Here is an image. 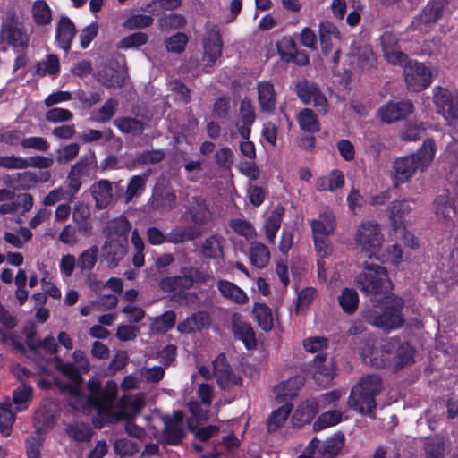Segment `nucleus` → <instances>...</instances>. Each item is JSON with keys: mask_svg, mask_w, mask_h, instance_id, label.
<instances>
[{"mask_svg": "<svg viewBox=\"0 0 458 458\" xmlns=\"http://www.w3.org/2000/svg\"><path fill=\"white\" fill-rule=\"evenodd\" d=\"M91 406L98 413L105 417L109 423H117L123 420H131L137 416L145 405L140 395H124L120 398L114 409V403L117 396V384L109 380L102 387L98 380L91 379L88 382Z\"/></svg>", "mask_w": 458, "mask_h": 458, "instance_id": "f257e3e1", "label": "nucleus"}, {"mask_svg": "<svg viewBox=\"0 0 458 458\" xmlns=\"http://www.w3.org/2000/svg\"><path fill=\"white\" fill-rule=\"evenodd\" d=\"M435 152L433 140H426L417 153L397 158L392 167L394 186L398 187L409 181L416 171H426L433 161Z\"/></svg>", "mask_w": 458, "mask_h": 458, "instance_id": "f03ea898", "label": "nucleus"}, {"mask_svg": "<svg viewBox=\"0 0 458 458\" xmlns=\"http://www.w3.org/2000/svg\"><path fill=\"white\" fill-rule=\"evenodd\" d=\"M195 278L205 281L206 277L201 276V273L191 267L181 268V275L167 276L158 282L159 288L165 293H173V300L182 306L194 305L199 295L195 292L190 291L193 286Z\"/></svg>", "mask_w": 458, "mask_h": 458, "instance_id": "7ed1b4c3", "label": "nucleus"}, {"mask_svg": "<svg viewBox=\"0 0 458 458\" xmlns=\"http://www.w3.org/2000/svg\"><path fill=\"white\" fill-rule=\"evenodd\" d=\"M355 283L366 294L386 296L392 289L386 269L375 262L371 255L364 261V270L357 276Z\"/></svg>", "mask_w": 458, "mask_h": 458, "instance_id": "20e7f679", "label": "nucleus"}, {"mask_svg": "<svg viewBox=\"0 0 458 458\" xmlns=\"http://www.w3.org/2000/svg\"><path fill=\"white\" fill-rule=\"evenodd\" d=\"M395 347H397V341L394 339L377 343L373 335H368L362 338L359 352L365 364L376 369L388 368L392 369V356Z\"/></svg>", "mask_w": 458, "mask_h": 458, "instance_id": "39448f33", "label": "nucleus"}, {"mask_svg": "<svg viewBox=\"0 0 458 458\" xmlns=\"http://www.w3.org/2000/svg\"><path fill=\"white\" fill-rule=\"evenodd\" d=\"M381 379L376 374L363 377L350 394L348 405L362 414L372 415L376 407L375 396L380 392Z\"/></svg>", "mask_w": 458, "mask_h": 458, "instance_id": "423d86ee", "label": "nucleus"}, {"mask_svg": "<svg viewBox=\"0 0 458 458\" xmlns=\"http://www.w3.org/2000/svg\"><path fill=\"white\" fill-rule=\"evenodd\" d=\"M403 306V301L399 297H394L391 300V305L387 306L383 311L368 310L363 313V317L368 323L383 330L395 329L403 322L401 314Z\"/></svg>", "mask_w": 458, "mask_h": 458, "instance_id": "0eeeda50", "label": "nucleus"}, {"mask_svg": "<svg viewBox=\"0 0 458 458\" xmlns=\"http://www.w3.org/2000/svg\"><path fill=\"white\" fill-rule=\"evenodd\" d=\"M56 369L65 375L69 379V384H64L62 387L63 390L67 391L71 394L70 403L72 406H91V402L89 395H84L81 392V383L82 381L81 376L77 369L72 363H64L59 359L56 360Z\"/></svg>", "mask_w": 458, "mask_h": 458, "instance_id": "6e6552de", "label": "nucleus"}, {"mask_svg": "<svg viewBox=\"0 0 458 458\" xmlns=\"http://www.w3.org/2000/svg\"><path fill=\"white\" fill-rule=\"evenodd\" d=\"M403 66V76L410 91L420 92L432 82V70L423 63L406 61Z\"/></svg>", "mask_w": 458, "mask_h": 458, "instance_id": "1a4fd4ad", "label": "nucleus"}, {"mask_svg": "<svg viewBox=\"0 0 458 458\" xmlns=\"http://www.w3.org/2000/svg\"><path fill=\"white\" fill-rule=\"evenodd\" d=\"M296 94L303 104H311L323 114L327 113V100L316 82L306 79L299 81L296 83Z\"/></svg>", "mask_w": 458, "mask_h": 458, "instance_id": "9d476101", "label": "nucleus"}, {"mask_svg": "<svg viewBox=\"0 0 458 458\" xmlns=\"http://www.w3.org/2000/svg\"><path fill=\"white\" fill-rule=\"evenodd\" d=\"M382 241L383 235L377 223L367 221L359 225L355 242L361 250L369 252L372 256L380 248Z\"/></svg>", "mask_w": 458, "mask_h": 458, "instance_id": "9b49d317", "label": "nucleus"}, {"mask_svg": "<svg viewBox=\"0 0 458 458\" xmlns=\"http://www.w3.org/2000/svg\"><path fill=\"white\" fill-rule=\"evenodd\" d=\"M0 40L16 51H22L29 46L30 37L14 17L5 19L1 27Z\"/></svg>", "mask_w": 458, "mask_h": 458, "instance_id": "f8f14e48", "label": "nucleus"}, {"mask_svg": "<svg viewBox=\"0 0 458 458\" xmlns=\"http://www.w3.org/2000/svg\"><path fill=\"white\" fill-rule=\"evenodd\" d=\"M434 102L443 116L451 124H458V95L454 96L447 89H435Z\"/></svg>", "mask_w": 458, "mask_h": 458, "instance_id": "ddd939ff", "label": "nucleus"}, {"mask_svg": "<svg viewBox=\"0 0 458 458\" xmlns=\"http://www.w3.org/2000/svg\"><path fill=\"white\" fill-rule=\"evenodd\" d=\"M213 369L216 383L221 389L227 390L242 385V378L233 371L224 354L218 355L214 360Z\"/></svg>", "mask_w": 458, "mask_h": 458, "instance_id": "4468645a", "label": "nucleus"}, {"mask_svg": "<svg viewBox=\"0 0 458 458\" xmlns=\"http://www.w3.org/2000/svg\"><path fill=\"white\" fill-rule=\"evenodd\" d=\"M222 40L219 30L213 27L207 31L203 38L204 57L207 63L204 65L206 72H209L216 60L222 55Z\"/></svg>", "mask_w": 458, "mask_h": 458, "instance_id": "2eb2a0df", "label": "nucleus"}, {"mask_svg": "<svg viewBox=\"0 0 458 458\" xmlns=\"http://www.w3.org/2000/svg\"><path fill=\"white\" fill-rule=\"evenodd\" d=\"M127 253V238L107 235L101 254L108 267H115Z\"/></svg>", "mask_w": 458, "mask_h": 458, "instance_id": "dca6fc26", "label": "nucleus"}, {"mask_svg": "<svg viewBox=\"0 0 458 458\" xmlns=\"http://www.w3.org/2000/svg\"><path fill=\"white\" fill-rule=\"evenodd\" d=\"M381 46L385 58L394 65H403L408 60V56L401 51L396 36L386 32L381 36Z\"/></svg>", "mask_w": 458, "mask_h": 458, "instance_id": "f3484780", "label": "nucleus"}, {"mask_svg": "<svg viewBox=\"0 0 458 458\" xmlns=\"http://www.w3.org/2000/svg\"><path fill=\"white\" fill-rule=\"evenodd\" d=\"M319 39L322 52L327 55L333 48L339 47L342 35L335 24L329 21H322L319 24Z\"/></svg>", "mask_w": 458, "mask_h": 458, "instance_id": "a211bd4d", "label": "nucleus"}, {"mask_svg": "<svg viewBox=\"0 0 458 458\" xmlns=\"http://www.w3.org/2000/svg\"><path fill=\"white\" fill-rule=\"evenodd\" d=\"M413 112V105L411 101H401L389 103L382 106L379 111V116L385 123H390L403 118Z\"/></svg>", "mask_w": 458, "mask_h": 458, "instance_id": "6ab92c4d", "label": "nucleus"}, {"mask_svg": "<svg viewBox=\"0 0 458 458\" xmlns=\"http://www.w3.org/2000/svg\"><path fill=\"white\" fill-rule=\"evenodd\" d=\"M314 363L317 367L313 374L314 380L323 387L329 386L335 375L333 361L329 360L326 362V355L324 353H318L314 358Z\"/></svg>", "mask_w": 458, "mask_h": 458, "instance_id": "aec40b11", "label": "nucleus"}, {"mask_svg": "<svg viewBox=\"0 0 458 458\" xmlns=\"http://www.w3.org/2000/svg\"><path fill=\"white\" fill-rule=\"evenodd\" d=\"M75 34L73 22L66 16L61 17L56 25L55 42L65 53L70 51Z\"/></svg>", "mask_w": 458, "mask_h": 458, "instance_id": "412c9836", "label": "nucleus"}, {"mask_svg": "<svg viewBox=\"0 0 458 458\" xmlns=\"http://www.w3.org/2000/svg\"><path fill=\"white\" fill-rule=\"evenodd\" d=\"M90 192L98 209L107 208L114 201L113 185L108 180L101 179L93 183Z\"/></svg>", "mask_w": 458, "mask_h": 458, "instance_id": "4be33fe9", "label": "nucleus"}, {"mask_svg": "<svg viewBox=\"0 0 458 458\" xmlns=\"http://www.w3.org/2000/svg\"><path fill=\"white\" fill-rule=\"evenodd\" d=\"M303 384L304 378L301 376H295L279 383L274 387L276 399L278 403H288V400L293 399L297 394Z\"/></svg>", "mask_w": 458, "mask_h": 458, "instance_id": "5701e85b", "label": "nucleus"}, {"mask_svg": "<svg viewBox=\"0 0 458 458\" xmlns=\"http://www.w3.org/2000/svg\"><path fill=\"white\" fill-rule=\"evenodd\" d=\"M255 121L254 107L249 99H243L240 106V122L236 123L239 134L245 140L250 135V126Z\"/></svg>", "mask_w": 458, "mask_h": 458, "instance_id": "b1692460", "label": "nucleus"}, {"mask_svg": "<svg viewBox=\"0 0 458 458\" xmlns=\"http://www.w3.org/2000/svg\"><path fill=\"white\" fill-rule=\"evenodd\" d=\"M166 440L171 445H178L185 437L183 429V416L181 411H175L165 428Z\"/></svg>", "mask_w": 458, "mask_h": 458, "instance_id": "393cba45", "label": "nucleus"}, {"mask_svg": "<svg viewBox=\"0 0 458 458\" xmlns=\"http://www.w3.org/2000/svg\"><path fill=\"white\" fill-rule=\"evenodd\" d=\"M151 208L162 212H168L176 207V195L174 190L168 188L155 191L151 199Z\"/></svg>", "mask_w": 458, "mask_h": 458, "instance_id": "a878e982", "label": "nucleus"}, {"mask_svg": "<svg viewBox=\"0 0 458 458\" xmlns=\"http://www.w3.org/2000/svg\"><path fill=\"white\" fill-rule=\"evenodd\" d=\"M259 103L262 112L271 113L276 104V94L270 81H261L257 85Z\"/></svg>", "mask_w": 458, "mask_h": 458, "instance_id": "bb28decb", "label": "nucleus"}, {"mask_svg": "<svg viewBox=\"0 0 458 458\" xmlns=\"http://www.w3.org/2000/svg\"><path fill=\"white\" fill-rule=\"evenodd\" d=\"M186 208L193 223L199 225L207 224L209 219V211L200 196L191 197L187 200Z\"/></svg>", "mask_w": 458, "mask_h": 458, "instance_id": "cd10ccee", "label": "nucleus"}, {"mask_svg": "<svg viewBox=\"0 0 458 458\" xmlns=\"http://www.w3.org/2000/svg\"><path fill=\"white\" fill-rule=\"evenodd\" d=\"M225 238L217 233L206 238L200 245V253L208 259H219L224 256Z\"/></svg>", "mask_w": 458, "mask_h": 458, "instance_id": "c85d7f7f", "label": "nucleus"}, {"mask_svg": "<svg viewBox=\"0 0 458 458\" xmlns=\"http://www.w3.org/2000/svg\"><path fill=\"white\" fill-rule=\"evenodd\" d=\"M216 285L224 298L236 304H245L249 300L245 292L230 281L218 280Z\"/></svg>", "mask_w": 458, "mask_h": 458, "instance_id": "c756f323", "label": "nucleus"}, {"mask_svg": "<svg viewBox=\"0 0 458 458\" xmlns=\"http://www.w3.org/2000/svg\"><path fill=\"white\" fill-rule=\"evenodd\" d=\"M284 213V208L277 206L267 216L263 225L266 238L270 244H275L276 236L281 227L282 216Z\"/></svg>", "mask_w": 458, "mask_h": 458, "instance_id": "7c9ffc66", "label": "nucleus"}, {"mask_svg": "<svg viewBox=\"0 0 458 458\" xmlns=\"http://www.w3.org/2000/svg\"><path fill=\"white\" fill-rule=\"evenodd\" d=\"M310 225L313 235H329L335 227V216L331 210L325 209L317 219L310 222Z\"/></svg>", "mask_w": 458, "mask_h": 458, "instance_id": "2f4dec72", "label": "nucleus"}, {"mask_svg": "<svg viewBox=\"0 0 458 458\" xmlns=\"http://www.w3.org/2000/svg\"><path fill=\"white\" fill-rule=\"evenodd\" d=\"M209 325L208 314L205 311H199L180 322L177 330L182 334H190L201 330Z\"/></svg>", "mask_w": 458, "mask_h": 458, "instance_id": "473e14b6", "label": "nucleus"}, {"mask_svg": "<svg viewBox=\"0 0 458 458\" xmlns=\"http://www.w3.org/2000/svg\"><path fill=\"white\" fill-rule=\"evenodd\" d=\"M414 352L415 351L411 344L408 343L400 344L397 341V347H395L394 355L392 356V370L397 371L404 366L412 363Z\"/></svg>", "mask_w": 458, "mask_h": 458, "instance_id": "72a5a7b5", "label": "nucleus"}, {"mask_svg": "<svg viewBox=\"0 0 458 458\" xmlns=\"http://www.w3.org/2000/svg\"><path fill=\"white\" fill-rule=\"evenodd\" d=\"M200 235L199 230L194 226L175 225L166 234L167 243L181 244L193 241Z\"/></svg>", "mask_w": 458, "mask_h": 458, "instance_id": "f704fd0d", "label": "nucleus"}, {"mask_svg": "<svg viewBox=\"0 0 458 458\" xmlns=\"http://www.w3.org/2000/svg\"><path fill=\"white\" fill-rule=\"evenodd\" d=\"M414 201L412 200H395L388 206V216L392 225L398 228L403 224V218L409 214Z\"/></svg>", "mask_w": 458, "mask_h": 458, "instance_id": "c9c22d12", "label": "nucleus"}, {"mask_svg": "<svg viewBox=\"0 0 458 458\" xmlns=\"http://www.w3.org/2000/svg\"><path fill=\"white\" fill-rule=\"evenodd\" d=\"M97 169V157L95 152L89 151L83 155L74 165L71 166V171L75 174L83 177H89Z\"/></svg>", "mask_w": 458, "mask_h": 458, "instance_id": "e433bc0d", "label": "nucleus"}, {"mask_svg": "<svg viewBox=\"0 0 458 458\" xmlns=\"http://www.w3.org/2000/svg\"><path fill=\"white\" fill-rule=\"evenodd\" d=\"M233 330L234 335L241 339L248 349L256 346V337L251 326L244 321L240 320L234 315L233 318Z\"/></svg>", "mask_w": 458, "mask_h": 458, "instance_id": "4c0bfd02", "label": "nucleus"}, {"mask_svg": "<svg viewBox=\"0 0 458 458\" xmlns=\"http://www.w3.org/2000/svg\"><path fill=\"white\" fill-rule=\"evenodd\" d=\"M250 263L257 268L265 267L270 260V251L267 245L259 242H253L250 248Z\"/></svg>", "mask_w": 458, "mask_h": 458, "instance_id": "58836bf2", "label": "nucleus"}, {"mask_svg": "<svg viewBox=\"0 0 458 458\" xmlns=\"http://www.w3.org/2000/svg\"><path fill=\"white\" fill-rule=\"evenodd\" d=\"M349 55L357 58L358 64L363 68L371 67L376 63V56L368 45L352 44Z\"/></svg>", "mask_w": 458, "mask_h": 458, "instance_id": "ea45409f", "label": "nucleus"}, {"mask_svg": "<svg viewBox=\"0 0 458 458\" xmlns=\"http://www.w3.org/2000/svg\"><path fill=\"white\" fill-rule=\"evenodd\" d=\"M31 17L38 26H46L52 21V10L45 0H37L31 6Z\"/></svg>", "mask_w": 458, "mask_h": 458, "instance_id": "a19ab883", "label": "nucleus"}, {"mask_svg": "<svg viewBox=\"0 0 458 458\" xmlns=\"http://www.w3.org/2000/svg\"><path fill=\"white\" fill-rule=\"evenodd\" d=\"M148 175V173H145L142 175H134L131 178L124 193V203L128 204L134 198H138L142 194L146 188Z\"/></svg>", "mask_w": 458, "mask_h": 458, "instance_id": "79ce46f5", "label": "nucleus"}, {"mask_svg": "<svg viewBox=\"0 0 458 458\" xmlns=\"http://www.w3.org/2000/svg\"><path fill=\"white\" fill-rule=\"evenodd\" d=\"M448 4V0H432L423 10L419 21L426 24L436 22L442 15L444 8Z\"/></svg>", "mask_w": 458, "mask_h": 458, "instance_id": "37998d69", "label": "nucleus"}, {"mask_svg": "<svg viewBox=\"0 0 458 458\" xmlns=\"http://www.w3.org/2000/svg\"><path fill=\"white\" fill-rule=\"evenodd\" d=\"M114 124L123 133L133 136L140 135L145 130L144 123L132 117H118L114 121Z\"/></svg>", "mask_w": 458, "mask_h": 458, "instance_id": "c03bdc74", "label": "nucleus"}, {"mask_svg": "<svg viewBox=\"0 0 458 458\" xmlns=\"http://www.w3.org/2000/svg\"><path fill=\"white\" fill-rule=\"evenodd\" d=\"M300 128L306 132H317L320 130V124L317 114L310 108H303L297 115Z\"/></svg>", "mask_w": 458, "mask_h": 458, "instance_id": "a18cd8bd", "label": "nucleus"}, {"mask_svg": "<svg viewBox=\"0 0 458 458\" xmlns=\"http://www.w3.org/2000/svg\"><path fill=\"white\" fill-rule=\"evenodd\" d=\"M436 214L445 219L452 218L455 214V208L454 206V199L450 193L446 192L437 197L435 201Z\"/></svg>", "mask_w": 458, "mask_h": 458, "instance_id": "49530a36", "label": "nucleus"}, {"mask_svg": "<svg viewBox=\"0 0 458 458\" xmlns=\"http://www.w3.org/2000/svg\"><path fill=\"white\" fill-rule=\"evenodd\" d=\"M253 315L261 329L270 331L273 328L272 311L266 304L256 303L253 308Z\"/></svg>", "mask_w": 458, "mask_h": 458, "instance_id": "de8ad7c7", "label": "nucleus"}, {"mask_svg": "<svg viewBox=\"0 0 458 458\" xmlns=\"http://www.w3.org/2000/svg\"><path fill=\"white\" fill-rule=\"evenodd\" d=\"M340 307L345 313H353L359 304V296L357 292L352 288H344L338 296Z\"/></svg>", "mask_w": 458, "mask_h": 458, "instance_id": "09e8293b", "label": "nucleus"}, {"mask_svg": "<svg viewBox=\"0 0 458 458\" xmlns=\"http://www.w3.org/2000/svg\"><path fill=\"white\" fill-rule=\"evenodd\" d=\"M99 80L106 88H120L124 83L125 73L107 67L99 74Z\"/></svg>", "mask_w": 458, "mask_h": 458, "instance_id": "8fccbe9b", "label": "nucleus"}, {"mask_svg": "<svg viewBox=\"0 0 458 458\" xmlns=\"http://www.w3.org/2000/svg\"><path fill=\"white\" fill-rule=\"evenodd\" d=\"M12 404L9 402L0 403V432L4 437L11 435L14 422V412L11 410Z\"/></svg>", "mask_w": 458, "mask_h": 458, "instance_id": "3c124183", "label": "nucleus"}, {"mask_svg": "<svg viewBox=\"0 0 458 458\" xmlns=\"http://www.w3.org/2000/svg\"><path fill=\"white\" fill-rule=\"evenodd\" d=\"M293 409V405L290 403H286L280 408L276 410L267 420L268 431L277 430L287 420Z\"/></svg>", "mask_w": 458, "mask_h": 458, "instance_id": "603ef678", "label": "nucleus"}, {"mask_svg": "<svg viewBox=\"0 0 458 458\" xmlns=\"http://www.w3.org/2000/svg\"><path fill=\"white\" fill-rule=\"evenodd\" d=\"M343 420V412L339 410L328 411L322 413L314 422L313 429L319 431L339 423Z\"/></svg>", "mask_w": 458, "mask_h": 458, "instance_id": "864d4df0", "label": "nucleus"}, {"mask_svg": "<svg viewBox=\"0 0 458 458\" xmlns=\"http://www.w3.org/2000/svg\"><path fill=\"white\" fill-rule=\"evenodd\" d=\"M65 432L71 438L79 442L88 441L92 437V430L90 427L83 422H73L69 424L66 427Z\"/></svg>", "mask_w": 458, "mask_h": 458, "instance_id": "5fc2aeb1", "label": "nucleus"}, {"mask_svg": "<svg viewBox=\"0 0 458 458\" xmlns=\"http://www.w3.org/2000/svg\"><path fill=\"white\" fill-rule=\"evenodd\" d=\"M320 402L316 399H309L303 402L295 411L293 418H298L301 422L310 421L318 412Z\"/></svg>", "mask_w": 458, "mask_h": 458, "instance_id": "6e6d98bb", "label": "nucleus"}, {"mask_svg": "<svg viewBox=\"0 0 458 458\" xmlns=\"http://www.w3.org/2000/svg\"><path fill=\"white\" fill-rule=\"evenodd\" d=\"M176 315L173 310H167L159 317H157L151 324V329L163 333L172 329L175 324Z\"/></svg>", "mask_w": 458, "mask_h": 458, "instance_id": "4d7b16f0", "label": "nucleus"}, {"mask_svg": "<svg viewBox=\"0 0 458 458\" xmlns=\"http://www.w3.org/2000/svg\"><path fill=\"white\" fill-rule=\"evenodd\" d=\"M60 64L57 55L51 54L45 61L39 62L36 67V72L39 76L46 74H56L59 72Z\"/></svg>", "mask_w": 458, "mask_h": 458, "instance_id": "13d9d810", "label": "nucleus"}, {"mask_svg": "<svg viewBox=\"0 0 458 458\" xmlns=\"http://www.w3.org/2000/svg\"><path fill=\"white\" fill-rule=\"evenodd\" d=\"M344 445V436L342 433L335 434L327 439L323 445L322 453L327 457L335 456Z\"/></svg>", "mask_w": 458, "mask_h": 458, "instance_id": "bf43d9fd", "label": "nucleus"}, {"mask_svg": "<svg viewBox=\"0 0 458 458\" xmlns=\"http://www.w3.org/2000/svg\"><path fill=\"white\" fill-rule=\"evenodd\" d=\"M114 449L117 455L121 457L132 456L139 451V445L136 442L128 438L122 437L114 444Z\"/></svg>", "mask_w": 458, "mask_h": 458, "instance_id": "052dcab7", "label": "nucleus"}, {"mask_svg": "<svg viewBox=\"0 0 458 458\" xmlns=\"http://www.w3.org/2000/svg\"><path fill=\"white\" fill-rule=\"evenodd\" d=\"M426 458H444L445 444L442 438L434 437L425 443Z\"/></svg>", "mask_w": 458, "mask_h": 458, "instance_id": "680f3d73", "label": "nucleus"}, {"mask_svg": "<svg viewBox=\"0 0 458 458\" xmlns=\"http://www.w3.org/2000/svg\"><path fill=\"white\" fill-rule=\"evenodd\" d=\"M80 151L78 143H70L56 150V162L64 165L68 164L76 158Z\"/></svg>", "mask_w": 458, "mask_h": 458, "instance_id": "e2e57ef3", "label": "nucleus"}, {"mask_svg": "<svg viewBox=\"0 0 458 458\" xmlns=\"http://www.w3.org/2000/svg\"><path fill=\"white\" fill-rule=\"evenodd\" d=\"M31 393L32 388L27 385H22L21 387L13 391V403L16 406V411H21L27 407V403L30 399Z\"/></svg>", "mask_w": 458, "mask_h": 458, "instance_id": "0e129e2a", "label": "nucleus"}, {"mask_svg": "<svg viewBox=\"0 0 458 458\" xmlns=\"http://www.w3.org/2000/svg\"><path fill=\"white\" fill-rule=\"evenodd\" d=\"M148 40V37L146 33L135 32L120 40L117 44V47L121 49L138 47L145 45Z\"/></svg>", "mask_w": 458, "mask_h": 458, "instance_id": "69168bd1", "label": "nucleus"}, {"mask_svg": "<svg viewBox=\"0 0 458 458\" xmlns=\"http://www.w3.org/2000/svg\"><path fill=\"white\" fill-rule=\"evenodd\" d=\"M60 201H73L72 197H71L63 187H58L50 191L43 199L42 203L45 206H54Z\"/></svg>", "mask_w": 458, "mask_h": 458, "instance_id": "338daca9", "label": "nucleus"}, {"mask_svg": "<svg viewBox=\"0 0 458 458\" xmlns=\"http://www.w3.org/2000/svg\"><path fill=\"white\" fill-rule=\"evenodd\" d=\"M153 23V18L147 14H131L124 21L123 27L127 30L143 29Z\"/></svg>", "mask_w": 458, "mask_h": 458, "instance_id": "774afa93", "label": "nucleus"}]
</instances>
